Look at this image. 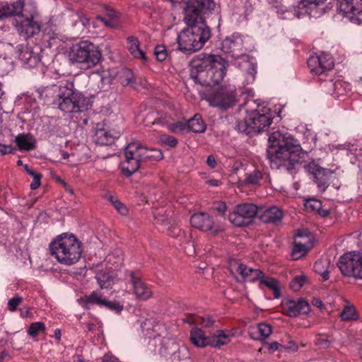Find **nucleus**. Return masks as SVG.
<instances>
[{"label":"nucleus","mask_w":362,"mask_h":362,"mask_svg":"<svg viewBox=\"0 0 362 362\" xmlns=\"http://www.w3.org/2000/svg\"><path fill=\"white\" fill-rule=\"evenodd\" d=\"M228 66V62L221 55L201 54L192 61L191 76L196 83L214 86L223 80Z\"/></svg>","instance_id":"f257e3e1"},{"label":"nucleus","mask_w":362,"mask_h":362,"mask_svg":"<svg viewBox=\"0 0 362 362\" xmlns=\"http://www.w3.org/2000/svg\"><path fill=\"white\" fill-rule=\"evenodd\" d=\"M47 93L53 98L52 103L64 112H83L92 107L91 98L75 89L72 81L54 85L47 89Z\"/></svg>","instance_id":"f03ea898"},{"label":"nucleus","mask_w":362,"mask_h":362,"mask_svg":"<svg viewBox=\"0 0 362 362\" xmlns=\"http://www.w3.org/2000/svg\"><path fill=\"white\" fill-rule=\"evenodd\" d=\"M268 141L267 157L271 162L294 165L299 161L302 148L290 134L277 130L269 135Z\"/></svg>","instance_id":"7ed1b4c3"},{"label":"nucleus","mask_w":362,"mask_h":362,"mask_svg":"<svg viewBox=\"0 0 362 362\" xmlns=\"http://www.w3.org/2000/svg\"><path fill=\"white\" fill-rule=\"evenodd\" d=\"M243 47V40L238 33H234L226 37L221 43L222 51L230 54L234 59V64L242 71L245 76L244 83L251 84L255 80L257 64L254 59L241 54Z\"/></svg>","instance_id":"20e7f679"},{"label":"nucleus","mask_w":362,"mask_h":362,"mask_svg":"<svg viewBox=\"0 0 362 362\" xmlns=\"http://www.w3.org/2000/svg\"><path fill=\"white\" fill-rule=\"evenodd\" d=\"M64 54L71 64L84 70L95 66L102 59L99 47L89 40L67 44Z\"/></svg>","instance_id":"39448f33"},{"label":"nucleus","mask_w":362,"mask_h":362,"mask_svg":"<svg viewBox=\"0 0 362 362\" xmlns=\"http://www.w3.org/2000/svg\"><path fill=\"white\" fill-rule=\"evenodd\" d=\"M51 255L62 264L70 266L81 259V242L73 234L62 233L53 240L50 245Z\"/></svg>","instance_id":"423d86ee"},{"label":"nucleus","mask_w":362,"mask_h":362,"mask_svg":"<svg viewBox=\"0 0 362 362\" xmlns=\"http://www.w3.org/2000/svg\"><path fill=\"white\" fill-rule=\"evenodd\" d=\"M210 37V29L187 27L177 33L178 49L186 53L196 52L204 47Z\"/></svg>","instance_id":"0eeeda50"},{"label":"nucleus","mask_w":362,"mask_h":362,"mask_svg":"<svg viewBox=\"0 0 362 362\" xmlns=\"http://www.w3.org/2000/svg\"><path fill=\"white\" fill-rule=\"evenodd\" d=\"M272 119L270 109L267 106L258 105L257 109L247 110L246 117L238 123L237 128L238 131L247 134L259 133L271 124Z\"/></svg>","instance_id":"6e6552de"},{"label":"nucleus","mask_w":362,"mask_h":362,"mask_svg":"<svg viewBox=\"0 0 362 362\" xmlns=\"http://www.w3.org/2000/svg\"><path fill=\"white\" fill-rule=\"evenodd\" d=\"M326 0H300L296 6L291 10L286 11L283 6L277 8V13L281 18L291 19L293 17L298 18L309 16L312 18H319L325 12L324 3Z\"/></svg>","instance_id":"1a4fd4ad"},{"label":"nucleus","mask_w":362,"mask_h":362,"mask_svg":"<svg viewBox=\"0 0 362 362\" xmlns=\"http://www.w3.org/2000/svg\"><path fill=\"white\" fill-rule=\"evenodd\" d=\"M146 147L139 142L129 144L124 149V160L120 167L123 174L127 177L131 176L140 168L145 161Z\"/></svg>","instance_id":"9d476101"},{"label":"nucleus","mask_w":362,"mask_h":362,"mask_svg":"<svg viewBox=\"0 0 362 362\" xmlns=\"http://www.w3.org/2000/svg\"><path fill=\"white\" fill-rule=\"evenodd\" d=\"M337 264L343 275L362 279V250L344 254Z\"/></svg>","instance_id":"9b49d317"},{"label":"nucleus","mask_w":362,"mask_h":362,"mask_svg":"<svg viewBox=\"0 0 362 362\" xmlns=\"http://www.w3.org/2000/svg\"><path fill=\"white\" fill-rule=\"evenodd\" d=\"M159 352L170 356L173 362H192L188 348L173 339H163Z\"/></svg>","instance_id":"f8f14e48"},{"label":"nucleus","mask_w":362,"mask_h":362,"mask_svg":"<svg viewBox=\"0 0 362 362\" xmlns=\"http://www.w3.org/2000/svg\"><path fill=\"white\" fill-rule=\"evenodd\" d=\"M235 95L233 89L222 87L209 93L205 99L211 106L226 110L235 104Z\"/></svg>","instance_id":"ddd939ff"},{"label":"nucleus","mask_w":362,"mask_h":362,"mask_svg":"<svg viewBox=\"0 0 362 362\" xmlns=\"http://www.w3.org/2000/svg\"><path fill=\"white\" fill-rule=\"evenodd\" d=\"M192 227L204 232L217 234L222 230L223 227L218 221V217L214 218L207 213L199 212L193 214L190 218Z\"/></svg>","instance_id":"4468645a"},{"label":"nucleus","mask_w":362,"mask_h":362,"mask_svg":"<svg viewBox=\"0 0 362 362\" xmlns=\"http://www.w3.org/2000/svg\"><path fill=\"white\" fill-rule=\"evenodd\" d=\"M257 208L252 204H242L236 206L233 211L229 214L230 221L237 226H243L250 223L257 214Z\"/></svg>","instance_id":"2eb2a0df"},{"label":"nucleus","mask_w":362,"mask_h":362,"mask_svg":"<svg viewBox=\"0 0 362 362\" xmlns=\"http://www.w3.org/2000/svg\"><path fill=\"white\" fill-rule=\"evenodd\" d=\"M339 11L351 22L362 23V0H339Z\"/></svg>","instance_id":"dca6fc26"},{"label":"nucleus","mask_w":362,"mask_h":362,"mask_svg":"<svg viewBox=\"0 0 362 362\" xmlns=\"http://www.w3.org/2000/svg\"><path fill=\"white\" fill-rule=\"evenodd\" d=\"M81 301L87 308H89L92 304L108 308L116 313H120L124 308L122 302L117 300L110 301L106 299L99 291H93L89 296L81 299Z\"/></svg>","instance_id":"f3484780"},{"label":"nucleus","mask_w":362,"mask_h":362,"mask_svg":"<svg viewBox=\"0 0 362 362\" xmlns=\"http://www.w3.org/2000/svg\"><path fill=\"white\" fill-rule=\"evenodd\" d=\"M11 16H21L24 18H38L39 13L36 4L33 0H18L9 4Z\"/></svg>","instance_id":"a211bd4d"},{"label":"nucleus","mask_w":362,"mask_h":362,"mask_svg":"<svg viewBox=\"0 0 362 362\" xmlns=\"http://www.w3.org/2000/svg\"><path fill=\"white\" fill-rule=\"evenodd\" d=\"M204 15V14L198 10V8L187 3L184 8L183 21L189 28L202 27L203 29H209V26L205 23Z\"/></svg>","instance_id":"6ab92c4d"},{"label":"nucleus","mask_w":362,"mask_h":362,"mask_svg":"<svg viewBox=\"0 0 362 362\" xmlns=\"http://www.w3.org/2000/svg\"><path fill=\"white\" fill-rule=\"evenodd\" d=\"M229 268L232 274H240L246 281H255L261 276V270L249 267L238 260L230 261Z\"/></svg>","instance_id":"aec40b11"},{"label":"nucleus","mask_w":362,"mask_h":362,"mask_svg":"<svg viewBox=\"0 0 362 362\" xmlns=\"http://www.w3.org/2000/svg\"><path fill=\"white\" fill-rule=\"evenodd\" d=\"M187 127L193 132L202 133L205 131L206 124L200 115H195L193 118L188 120L187 124L182 122L172 124L170 126V130L175 133H179Z\"/></svg>","instance_id":"412c9836"},{"label":"nucleus","mask_w":362,"mask_h":362,"mask_svg":"<svg viewBox=\"0 0 362 362\" xmlns=\"http://www.w3.org/2000/svg\"><path fill=\"white\" fill-rule=\"evenodd\" d=\"M18 33L24 37H30L40 32V26L37 18H22L15 24Z\"/></svg>","instance_id":"4be33fe9"},{"label":"nucleus","mask_w":362,"mask_h":362,"mask_svg":"<svg viewBox=\"0 0 362 362\" xmlns=\"http://www.w3.org/2000/svg\"><path fill=\"white\" fill-rule=\"evenodd\" d=\"M311 247L312 243L307 236L306 233L303 230H298L296 234L294 246L292 251L293 258L297 259L303 257Z\"/></svg>","instance_id":"5701e85b"},{"label":"nucleus","mask_w":362,"mask_h":362,"mask_svg":"<svg viewBox=\"0 0 362 362\" xmlns=\"http://www.w3.org/2000/svg\"><path fill=\"white\" fill-rule=\"evenodd\" d=\"M308 171L313 174L318 187L325 191L328 186L331 172L329 170L320 168L315 163H310L307 166Z\"/></svg>","instance_id":"b1692460"},{"label":"nucleus","mask_w":362,"mask_h":362,"mask_svg":"<svg viewBox=\"0 0 362 362\" xmlns=\"http://www.w3.org/2000/svg\"><path fill=\"white\" fill-rule=\"evenodd\" d=\"M284 313L290 317L305 315L310 311L309 304L303 300H289L284 305Z\"/></svg>","instance_id":"393cba45"},{"label":"nucleus","mask_w":362,"mask_h":362,"mask_svg":"<svg viewBox=\"0 0 362 362\" xmlns=\"http://www.w3.org/2000/svg\"><path fill=\"white\" fill-rule=\"evenodd\" d=\"M131 283L136 296L141 300H147L152 296L150 288L135 273H130Z\"/></svg>","instance_id":"a878e982"},{"label":"nucleus","mask_w":362,"mask_h":362,"mask_svg":"<svg viewBox=\"0 0 362 362\" xmlns=\"http://www.w3.org/2000/svg\"><path fill=\"white\" fill-rule=\"evenodd\" d=\"M283 217V211L275 206L265 209L259 214V218L262 221L275 226L281 224Z\"/></svg>","instance_id":"bb28decb"},{"label":"nucleus","mask_w":362,"mask_h":362,"mask_svg":"<svg viewBox=\"0 0 362 362\" xmlns=\"http://www.w3.org/2000/svg\"><path fill=\"white\" fill-rule=\"evenodd\" d=\"M233 337V334L230 331L218 329L209 336V343L208 344L213 348L219 349L223 346L228 344Z\"/></svg>","instance_id":"cd10ccee"},{"label":"nucleus","mask_w":362,"mask_h":362,"mask_svg":"<svg viewBox=\"0 0 362 362\" xmlns=\"http://www.w3.org/2000/svg\"><path fill=\"white\" fill-rule=\"evenodd\" d=\"M272 332V327L264 322L251 325L248 328V334L252 339L263 340L268 337Z\"/></svg>","instance_id":"c85d7f7f"},{"label":"nucleus","mask_w":362,"mask_h":362,"mask_svg":"<svg viewBox=\"0 0 362 362\" xmlns=\"http://www.w3.org/2000/svg\"><path fill=\"white\" fill-rule=\"evenodd\" d=\"M95 278L101 288H107L115 284L116 274L113 271L101 270L96 274Z\"/></svg>","instance_id":"c756f323"},{"label":"nucleus","mask_w":362,"mask_h":362,"mask_svg":"<svg viewBox=\"0 0 362 362\" xmlns=\"http://www.w3.org/2000/svg\"><path fill=\"white\" fill-rule=\"evenodd\" d=\"M15 142L21 151H28L35 148L36 141L34 136L30 134L18 135L15 139Z\"/></svg>","instance_id":"7c9ffc66"},{"label":"nucleus","mask_w":362,"mask_h":362,"mask_svg":"<svg viewBox=\"0 0 362 362\" xmlns=\"http://www.w3.org/2000/svg\"><path fill=\"white\" fill-rule=\"evenodd\" d=\"M190 341L194 346L204 348L209 346V337H206L201 329L194 327L190 332Z\"/></svg>","instance_id":"2f4dec72"},{"label":"nucleus","mask_w":362,"mask_h":362,"mask_svg":"<svg viewBox=\"0 0 362 362\" xmlns=\"http://www.w3.org/2000/svg\"><path fill=\"white\" fill-rule=\"evenodd\" d=\"M119 132L110 133L105 129H97L95 134V141L100 145H108L119 136Z\"/></svg>","instance_id":"473e14b6"},{"label":"nucleus","mask_w":362,"mask_h":362,"mask_svg":"<svg viewBox=\"0 0 362 362\" xmlns=\"http://www.w3.org/2000/svg\"><path fill=\"white\" fill-rule=\"evenodd\" d=\"M127 45L129 52L134 57L146 60L145 53L140 48V42L138 38L134 36L128 37Z\"/></svg>","instance_id":"72a5a7b5"},{"label":"nucleus","mask_w":362,"mask_h":362,"mask_svg":"<svg viewBox=\"0 0 362 362\" xmlns=\"http://www.w3.org/2000/svg\"><path fill=\"white\" fill-rule=\"evenodd\" d=\"M18 51L19 58L23 65L31 68L35 66L39 62V59L37 57L33 56V52L29 47H19Z\"/></svg>","instance_id":"f704fd0d"},{"label":"nucleus","mask_w":362,"mask_h":362,"mask_svg":"<svg viewBox=\"0 0 362 362\" xmlns=\"http://www.w3.org/2000/svg\"><path fill=\"white\" fill-rule=\"evenodd\" d=\"M330 268V261L328 258L318 259L314 264V271L320 275L322 281H327L329 279Z\"/></svg>","instance_id":"c9c22d12"},{"label":"nucleus","mask_w":362,"mask_h":362,"mask_svg":"<svg viewBox=\"0 0 362 362\" xmlns=\"http://www.w3.org/2000/svg\"><path fill=\"white\" fill-rule=\"evenodd\" d=\"M187 3L198 8L204 14L211 13L216 7L214 0H188Z\"/></svg>","instance_id":"e433bc0d"},{"label":"nucleus","mask_w":362,"mask_h":362,"mask_svg":"<svg viewBox=\"0 0 362 362\" xmlns=\"http://www.w3.org/2000/svg\"><path fill=\"white\" fill-rule=\"evenodd\" d=\"M257 280L259 281L261 284H264L274 291V298H278L279 297V282L275 279L265 276L261 271V276L257 278Z\"/></svg>","instance_id":"4c0bfd02"},{"label":"nucleus","mask_w":362,"mask_h":362,"mask_svg":"<svg viewBox=\"0 0 362 362\" xmlns=\"http://www.w3.org/2000/svg\"><path fill=\"white\" fill-rule=\"evenodd\" d=\"M317 56L320 59V68L322 69V74L327 71L331 70L334 67V61L329 54L322 53Z\"/></svg>","instance_id":"58836bf2"},{"label":"nucleus","mask_w":362,"mask_h":362,"mask_svg":"<svg viewBox=\"0 0 362 362\" xmlns=\"http://www.w3.org/2000/svg\"><path fill=\"white\" fill-rule=\"evenodd\" d=\"M341 317L344 321L356 320L357 314L355 308L352 305L347 304L341 312Z\"/></svg>","instance_id":"ea45409f"},{"label":"nucleus","mask_w":362,"mask_h":362,"mask_svg":"<svg viewBox=\"0 0 362 362\" xmlns=\"http://www.w3.org/2000/svg\"><path fill=\"white\" fill-rule=\"evenodd\" d=\"M24 168L26 172L33 177V182L30 185V189H36L40 185V180L42 177L41 174L30 169L28 165H25Z\"/></svg>","instance_id":"a19ab883"},{"label":"nucleus","mask_w":362,"mask_h":362,"mask_svg":"<svg viewBox=\"0 0 362 362\" xmlns=\"http://www.w3.org/2000/svg\"><path fill=\"white\" fill-rule=\"evenodd\" d=\"M308 66L313 74H322V68L320 66V59L317 55L311 56L308 60Z\"/></svg>","instance_id":"79ce46f5"},{"label":"nucleus","mask_w":362,"mask_h":362,"mask_svg":"<svg viewBox=\"0 0 362 362\" xmlns=\"http://www.w3.org/2000/svg\"><path fill=\"white\" fill-rule=\"evenodd\" d=\"M107 199L120 214L126 215L127 214V208L117 197L109 194L107 195Z\"/></svg>","instance_id":"37998d69"},{"label":"nucleus","mask_w":362,"mask_h":362,"mask_svg":"<svg viewBox=\"0 0 362 362\" xmlns=\"http://www.w3.org/2000/svg\"><path fill=\"white\" fill-rule=\"evenodd\" d=\"M45 331V325L42 322L32 323L28 329V334L32 337H36L40 332Z\"/></svg>","instance_id":"c03bdc74"},{"label":"nucleus","mask_w":362,"mask_h":362,"mask_svg":"<svg viewBox=\"0 0 362 362\" xmlns=\"http://www.w3.org/2000/svg\"><path fill=\"white\" fill-rule=\"evenodd\" d=\"M262 179V173L258 170H255L247 174L245 179V182L249 185H256Z\"/></svg>","instance_id":"a18cd8bd"},{"label":"nucleus","mask_w":362,"mask_h":362,"mask_svg":"<svg viewBox=\"0 0 362 362\" xmlns=\"http://www.w3.org/2000/svg\"><path fill=\"white\" fill-rule=\"evenodd\" d=\"M133 74L132 71L127 69H122L119 76V80L122 86L130 84L132 81Z\"/></svg>","instance_id":"49530a36"},{"label":"nucleus","mask_w":362,"mask_h":362,"mask_svg":"<svg viewBox=\"0 0 362 362\" xmlns=\"http://www.w3.org/2000/svg\"><path fill=\"white\" fill-rule=\"evenodd\" d=\"M163 155L160 150L156 148L148 149L146 148L145 161L147 160H158L163 159Z\"/></svg>","instance_id":"de8ad7c7"},{"label":"nucleus","mask_w":362,"mask_h":362,"mask_svg":"<svg viewBox=\"0 0 362 362\" xmlns=\"http://www.w3.org/2000/svg\"><path fill=\"white\" fill-rule=\"evenodd\" d=\"M348 86V84H346V83L344 82H342V81H337L336 83H334V95L335 97H340V96H342V95H344L347 93V91H346V87Z\"/></svg>","instance_id":"09e8293b"},{"label":"nucleus","mask_w":362,"mask_h":362,"mask_svg":"<svg viewBox=\"0 0 362 362\" xmlns=\"http://www.w3.org/2000/svg\"><path fill=\"white\" fill-rule=\"evenodd\" d=\"M158 141L161 144L167 145L170 147H175L177 144V140L174 136L165 134L159 135Z\"/></svg>","instance_id":"8fccbe9b"},{"label":"nucleus","mask_w":362,"mask_h":362,"mask_svg":"<svg viewBox=\"0 0 362 362\" xmlns=\"http://www.w3.org/2000/svg\"><path fill=\"white\" fill-rule=\"evenodd\" d=\"M306 282V277L303 275L296 276L291 283V288L293 291H299Z\"/></svg>","instance_id":"3c124183"},{"label":"nucleus","mask_w":362,"mask_h":362,"mask_svg":"<svg viewBox=\"0 0 362 362\" xmlns=\"http://www.w3.org/2000/svg\"><path fill=\"white\" fill-rule=\"evenodd\" d=\"M321 205V202L315 199H308L304 204L305 208L310 211H315L320 210Z\"/></svg>","instance_id":"603ef678"},{"label":"nucleus","mask_w":362,"mask_h":362,"mask_svg":"<svg viewBox=\"0 0 362 362\" xmlns=\"http://www.w3.org/2000/svg\"><path fill=\"white\" fill-rule=\"evenodd\" d=\"M154 54L158 61H164L167 57V51L165 47L163 45H157L154 49Z\"/></svg>","instance_id":"864d4df0"},{"label":"nucleus","mask_w":362,"mask_h":362,"mask_svg":"<svg viewBox=\"0 0 362 362\" xmlns=\"http://www.w3.org/2000/svg\"><path fill=\"white\" fill-rule=\"evenodd\" d=\"M187 322L189 324L200 325L204 327H209L213 324L214 321L211 317L204 318L197 317H195L192 321L189 320Z\"/></svg>","instance_id":"5fc2aeb1"},{"label":"nucleus","mask_w":362,"mask_h":362,"mask_svg":"<svg viewBox=\"0 0 362 362\" xmlns=\"http://www.w3.org/2000/svg\"><path fill=\"white\" fill-rule=\"evenodd\" d=\"M23 298L18 296H16L11 298L8 302V308L11 312L16 310L18 306L22 303Z\"/></svg>","instance_id":"6e6d98bb"},{"label":"nucleus","mask_w":362,"mask_h":362,"mask_svg":"<svg viewBox=\"0 0 362 362\" xmlns=\"http://www.w3.org/2000/svg\"><path fill=\"white\" fill-rule=\"evenodd\" d=\"M11 16V8L8 3L0 4V18Z\"/></svg>","instance_id":"4d7b16f0"},{"label":"nucleus","mask_w":362,"mask_h":362,"mask_svg":"<svg viewBox=\"0 0 362 362\" xmlns=\"http://www.w3.org/2000/svg\"><path fill=\"white\" fill-rule=\"evenodd\" d=\"M110 19H106L103 17H98L97 19L101 22H103L107 27L111 28H116L117 27V23L113 20L114 15L111 16Z\"/></svg>","instance_id":"13d9d810"},{"label":"nucleus","mask_w":362,"mask_h":362,"mask_svg":"<svg viewBox=\"0 0 362 362\" xmlns=\"http://www.w3.org/2000/svg\"><path fill=\"white\" fill-rule=\"evenodd\" d=\"M13 151V148L11 145H4L0 144V154L6 155L8 153H11Z\"/></svg>","instance_id":"bf43d9fd"},{"label":"nucleus","mask_w":362,"mask_h":362,"mask_svg":"<svg viewBox=\"0 0 362 362\" xmlns=\"http://www.w3.org/2000/svg\"><path fill=\"white\" fill-rule=\"evenodd\" d=\"M20 315L23 318H32L33 316V313L31 312L30 308L26 309H21L20 310Z\"/></svg>","instance_id":"052dcab7"},{"label":"nucleus","mask_w":362,"mask_h":362,"mask_svg":"<svg viewBox=\"0 0 362 362\" xmlns=\"http://www.w3.org/2000/svg\"><path fill=\"white\" fill-rule=\"evenodd\" d=\"M168 234L173 237H178L181 234H184V232L182 231L179 228L174 226L170 229Z\"/></svg>","instance_id":"680f3d73"},{"label":"nucleus","mask_w":362,"mask_h":362,"mask_svg":"<svg viewBox=\"0 0 362 362\" xmlns=\"http://www.w3.org/2000/svg\"><path fill=\"white\" fill-rule=\"evenodd\" d=\"M281 346V344L278 342H272L269 344V350L270 352L273 353L276 350H279V347Z\"/></svg>","instance_id":"e2e57ef3"},{"label":"nucleus","mask_w":362,"mask_h":362,"mask_svg":"<svg viewBox=\"0 0 362 362\" xmlns=\"http://www.w3.org/2000/svg\"><path fill=\"white\" fill-rule=\"evenodd\" d=\"M206 163H207L208 165L212 168H215V166L216 165L215 158L212 156H208Z\"/></svg>","instance_id":"0e129e2a"},{"label":"nucleus","mask_w":362,"mask_h":362,"mask_svg":"<svg viewBox=\"0 0 362 362\" xmlns=\"http://www.w3.org/2000/svg\"><path fill=\"white\" fill-rule=\"evenodd\" d=\"M329 148L330 151H334V149H336V150H344V149L346 148V146L344 144H341V145H337V146L332 145V146H329Z\"/></svg>","instance_id":"69168bd1"},{"label":"nucleus","mask_w":362,"mask_h":362,"mask_svg":"<svg viewBox=\"0 0 362 362\" xmlns=\"http://www.w3.org/2000/svg\"><path fill=\"white\" fill-rule=\"evenodd\" d=\"M216 209L218 211L221 213H224L226 211V205L225 203L221 202L218 203L216 206Z\"/></svg>","instance_id":"338daca9"},{"label":"nucleus","mask_w":362,"mask_h":362,"mask_svg":"<svg viewBox=\"0 0 362 362\" xmlns=\"http://www.w3.org/2000/svg\"><path fill=\"white\" fill-rule=\"evenodd\" d=\"M317 344L323 348H326L329 346V341L326 339H317Z\"/></svg>","instance_id":"774afa93"}]
</instances>
